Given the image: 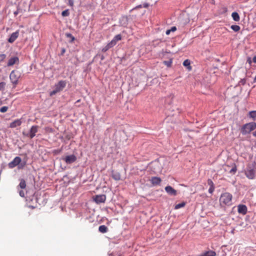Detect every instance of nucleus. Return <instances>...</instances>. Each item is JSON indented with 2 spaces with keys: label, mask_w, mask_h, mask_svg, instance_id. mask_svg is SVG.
Listing matches in <instances>:
<instances>
[{
  "label": "nucleus",
  "mask_w": 256,
  "mask_h": 256,
  "mask_svg": "<svg viewBox=\"0 0 256 256\" xmlns=\"http://www.w3.org/2000/svg\"><path fill=\"white\" fill-rule=\"evenodd\" d=\"M232 196L231 194L226 192L222 193L220 198V203L222 206H230L232 204Z\"/></svg>",
  "instance_id": "obj_1"
},
{
  "label": "nucleus",
  "mask_w": 256,
  "mask_h": 256,
  "mask_svg": "<svg viewBox=\"0 0 256 256\" xmlns=\"http://www.w3.org/2000/svg\"><path fill=\"white\" fill-rule=\"evenodd\" d=\"M246 178L250 180L254 179L256 176V161L248 164L244 170Z\"/></svg>",
  "instance_id": "obj_2"
},
{
  "label": "nucleus",
  "mask_w": 256,
  "mask_h": 256,
  "mask_svg": "<svg viewBox=\"0 0 256 256\" xmlns=\"http://www.w3.org/2000/svg\"><path fill=\"white\" fill-rule=\"evenodd\" d=\"M256 128V122H254L246 123L242 126L240 132L242 135H246Z\"/></svg>",
  "instance_id": "obj_3"
},
{
  "label": "nucleus",
  "mask_w": 256,
  "mask_h": 256,
  "mask_svg": "<svg viewBox=\"0 0 256 256\" xmlns=\"http://www.w3.org/2000/svg\"><path fill=\"white\" fill-rule=\"evenodd\" d=\"M20 77V74L17 70H13L10 74V78L14 84L13 88H15L16 84H18V80Z\"/></svg>",
  "instance_id": "obj_4"
},
{
  "label": "nucleus",
  "mask_w": 256,
  "mask_h": 256,
  "mask_svg": "<svg viewBox=\"0 0 256 256\" xmlns=\"http://www.w3.org/2000/svg\"><path fill=\"white\" fill-rule=\"evenodd\" d=\"M22 159L19 156H16L11 162L8 164V166L10 168H13L17 166H18L19 168H22L24 166V164H20Z\"/></svg>",
  "instance_id": "obj_5"
},
{
  "label": "nucleus",
  "mask_w": 256,
  "mask_h": 256,
  "mask_svg": "<svg viewBox=\"0 0 256 256\" xmlns=\"http://www.w3.org/2000/svg\"><path fill=\"white\" fill-rule=\"evenodd\" d=\"M38 126H32L30 130V133L25 134L23 132V134L30 137V138H32L36 136V134L38 132Z\"/></svg>",
  "instance_id": "obj_6"
},
{
  "label": "nucleus",
  "mask_w": 256,
  "mask_h": 256,
  "mask_svg": "<svg viewBox=\"0 0 256 256\" xmlns=\"http://www.w3.org/2000/svg\"><path fill=\"white\" fill-rule=\"evenodd\" d=\"M94 200L96 204L104 202L106 200V196L104 194L96 195L94 198Z\"/></svg>",
  "instance_id": "obj_7"
},
{
  "label": "nucleus",
  "mask_w": 256,
  "mask_h": 256,
  "mask_svg": "<svg viewBox=\"0 0 256 256\" xmlns=\"http://www.w3.org/2000/svg\"><path fill=\"white\" fill-rule=\"evenodd\" d=\"M66 82L64 80H60L55 85V88L57 91L60 92L66 86Z\"/></svg>",
  "instance_id": "obj_8"
},
{
  "label": "nucleus",
  "mask_w": 256,
  "mask_h": 256,
  "mask_svg": "<svg viewBox=\"0 0 256 256\" xmlns=\"http://www.w3.org/2000/svg\"><path fill=\"white\" fill-rule=\"evenodd\" d=\"M19 63V58L17 56H14L10 58L7 63V66H12L15 64H18Z\"/></svg>",
  "instance_id": "obj_9"
},
{
  "label": "nucleus",
  "mask_w": 256,
  "mask_h": 256,
  "mask_svg": "<svg viewBox=\"0 0 256 256\" xmlns=\"http://www.w3.org/2000/svg\"><path fill=\"white\" fill-rule=\"evenodd\" d=\"M64 160L66 164H70L73 163L76 160V157L74 155L72 154L66 156Z\"/></svg>",
  "instance_id": "obj_10"
},
{
  "label": "nucleus",
  "mask_w": 256,
  "mask_h": 256,
  "mask_svg": "<svg viewBox=\"0 0 256 256\" xmlns=\"http://www.w3.org/2000/svg\"><path fill=\"white\" fill-rule=\"evenodd\" d=\"M18 36H19V30H18L16 32H14L11 34L10 37L9 38L8 40V42L10 43L14 42L16 40V39L18 38Z\"/></svg>",
  "instance_id": "obj_11"
},
{
  "label": "nucleus",
  "mask_w": 256,
  "mask_h": 256,
  "mask_svg": "<svg viewBox=\"0 0 256 256\" xmlns=\"http://www.w3.org/2000/svg\"><path fill=\"white\" fill-rule=\"evenodd\" d=\"M238 211L239 214H246L247 212L248 208L246 205L240 204L238 206Z\"/></svg>",
  "instance_id": "obj_12"
},
{
  "label": "nucleus",
  "mask_w": 256,
  "mask_h": 256,
  "mask_svg": "<svg viewBox=\"0 0 256 256\" xmlns=\"http://www.w3.org/2000/svg\"><path fill=\"white\" fill-rule=\"evenodd\" d=\"M165 190L169 194L172 196H176V191L171 186H166L165 188Z\"/></svg>",
  "instance_id": "obj_13"
},
{
  "label": "nucleus",
  "mask_w": 256,
  "mask_h": 256,
  "mask_svg": "<svg viewBox=\"0 0 256 256\" xmlns=\"http://www.w3.org/2000/svg\"><path fill=\"white\" fill-rule=\"evenodd\" d=\"M22 123V122L20 119H17L10 124V128H15L18 126H20Z\"/></svg>",
  "instance_id": "obj_14"
},
{
  "label": "nucleus",
  "mask_w": 256,
  "mask_h": 256,
  "mask_svg": "<svg viewBox=\"0 0 256 256\" xmlns=\"http://www.w3.org/2000/svg\"><path fill=\"white\" fill-rule=\"evenodd\" d=\"M122 40V36L120 34L116 35L114 38L110 42H112V46H114L116 44L117 42Z\"/></svg>",
  "instance_id": "obj_15"
},
{
  "label": "nucleus",
  "mask_w": 256,
  "mask_h": 256,
  "mask_svg": "<svg viewBox=\"0 0 256 256\" xmlns=\"http://www.w3.org/2000/svg\"><path fill=\"white\" fill-rule=\"evenodd\" d=\"M150 181L152 184L155 186L160 184L162 180L160 178L154 176L152 178Z\"/></svg>",
  "instance_id": "obj_16"
},
{
  "label": "nucleus",
  "mask_w": 256,
  "mask_h": 256,
  "mask_svg": "<svg viewBox=\"0 0 256 256\" xmlns=\"http://www.w3.org/2000/svg\"><path fill=\"white\" fill-rule=\"evenodd\" d=\"M248 116L253 120H256V110L250 111L248 114Z\"/></svg>",
  "instance_id": "obj_17"
},
{
  "label": "nucleus",
  "mask_w": 256,
  "mask_h": 256,
  "mask_svg": "<svg viewBox=\"0 0 256 256\" xmlns=\"http://www.w3.org/2000/svg\"><path fill=\"white\" fill-rule=\"evenodd\" d=\"M216 255V253L215 252L212 250H209L202 254L200 256H215Z\"/></svg>",
  "instance_id": "obj_18"
},
{
  "label": "nucleus",
  "mask_w": 256,
  "mask_h": 256,
  "mask_svg": "<svg viewBox=\"0 0 256 256\" xmlns=\"http://www.w3.org/2000/svg\"><path fill=\"white\" fill-rule=\"evenodd\" d=\"M232 16L234 20L236 22H238L240 20V18L239 14L236 12H234L232 14Z\"/></svg>",
  "instance_id": "obj_19"
},
{
  "label": "nucleus",
  "mask_w": 256,
  "mask_h": 256,
  "mask_svg": "<svg viewBox=\"0 0 256 256\" xmlns=\"http://www.w3.org/2000/svg\"><path fill=\"white\" fill-rule=\"evenodd\" d=\"M98 230L102 233H106L108 232V228L106 226L102 225L99 226Z\"/></svg>",
  "instance_id": "obj_20"
},
{
  "label": "nucleus",
  "mask_w": 256,
  "mask_h": 256,
  "mask_svg": "<svg viewBox=\"0 0 256 256\" xmlns=\"http://www.w3.org/2000/svg\"><path fill=\"white\" fill-rule=\"evenodd\" d=\"M112 42H109L108 43L106 46L102 49V52H106L107 50H108L110 48H112L114 46H112Z\"/></svg>",
  "instance_id": "obj_21"
},
{
  "label": "nucleus",
  "mask_w": 256,
  "mask_h": 256,
  "mask_svg": "<svg viewBox=\"0 0 256 256\" xmlns=\"http://www.w3.org/2000/svg\"><path fill=\"white\" fill-rule=\"evenodd\" d=\"M190 60H185L183 62V65L184 66L187 67L188 70H191V69H192V67L190 66Z\"/></svg>",
  "instance_id": "obj_22"
},
{
  "label": "nucleus",
  "mask_w": 256,
  "mask_h": 256,
  "mask_svg": "<svg viewBox=\"0 0 256 256\" xmlns=\"http://www.w3.org/2000/svg\"><path fill=\"white\" fill-rule=\"evenodd\" d=\"M22 189H24L26 187V181L24 179L20 180V182L18 186Z\"/></svg>",
  "instance_id": "obj_23"
},
{
  "label": "nucleus",
  "mask_w": 256,
  "mask_h": 256,
  "mask_svg": "<svg viewBox=\"0 0 256 256\" xmlns=\"http://www.w3.org/2000/svg\"><path fill=\"white\" fill-rule=\"evenodd\" d=\"M186 202H181L180 204H176L174 206V209L178 210V209H179L180 208H183V207H184L186 206Z\"/></svg>",
  "instance_id": "obj_24"
},
{
  "label": "nucleus",
  "mask_w": 256,
  "mask_h": 256,
  "mask_svg": "<svg viewBox=\"0 0 256 256\" xmlns=\"http://www.w3.org/2000/svg\"><path fill=\"white\" fill-rule=\"evenodd\" d=\"M230 28L236 32H238L240 29V26L238 25H232Z\"/></svg>",
  "instance_id": "obj_25"
},
{
  "label": "nucleus",
  "mask_w": 256,
  "mask_h": 256,
  "mask_svg": "<svg viewBox=\"0 0 256 256\" xmlns=\"http://www.w3.org/2000/svg\"><path fill=\"white\" fill-rule=\"evenodd\" d=\"M112 177L114 180H119L120 179V175L118 173L112 174Z\"/></svg>",
  "instance_id": "obj_26"
},
{
  "label": "nucleus",
  "mask_w": 256,
  "mask_h": 256,
  "mask_svg": "<svg viewBox=\"0 0 256 256\" xmlns=\"http://www.w3.org/2000/svg\"><path fill=\"white\" fill-rule=\"evenodd\" d=\"M6 84L5 82H0V91L4 90Z\"/></svg>",
  "instance_id": "obj_27"
},
{
  "label": "nucleus",
  "mask_w": 256,
  "mask_h": 256,
  "mask_svg": "<svg viewBox=\"0 0 256 256\" xmlns=\"http://www.w3.org/2000/svg\"><path fill=\"white\" fill-rule=\"evenodd\" d=\"M70 14V12L68 10H64L62 13V16H68Z\"/></svg>",
  "instance_id": "obj_28"
},
{
  "label": "nucleus",
  "mask_w": 256,
  "mask_h": 256,
  "mask_svg": "<svg viewBox=\"0 0 256 256\" xmlns=\"http://www.w3.org/2000/svg\"><path fill=\"white\" fill-rule=\"evenodd\" d=\"M237 170L236 166L234 165L232 168L230 170V172L232 174H234Z\"/></svg>",
  "instance_id": "obj_29"
},
{
  "label": "nucleus",
  "mask_w": 256,
  "mask_h": 256,
  "mask_svg": "<svg viewBox=\"0 0 256 256\" xmlns=\"http://www.w3.org/2000/svg\"><path fill=\"white\" fill-rule=\"evenodd\" d=\"M164 64L168 67H170L172 66V62L171 60L168 61H164Z\"/></svg>",
  "instance_id": "obj_30"
},
{
  "label": "nucleus",
  "mask_w": 256,
  "mask_h": 256,
  "mask_svg": "<svg viewBox=\"0 0 256 256\" xmlns=\"http://www.w3.org/2000/svg\"><path fill=\"white\" fill-rule=\"evenodd\" d=\"M8 110V107L6 106H2L0 109V112H6Z\"/></svg>",
  "instance_id": "obj_31"
},
{
  "label": "nucleus",
  "mask_w": 256,
  "mask_h": 256,
  "mask_svg": "<svg viewBox=\"0 0 256 256\" xmlns=\"http://www.w3.org/2000/svg\"><path fill=\"white\" fill-rule=\"evenodd\" d=\"M6 58V55L5 54H0V62H3Z\"/></svg>",
  "instance_id": "obj_32"
},
{
  "label": "nucleus",
  "mask_w": 256,
  "mask_h": 256,
  "mask_svg": "<svg viewBox=\"0 0 256 256\" xmlns=\"http://www.w3.org/2000/svg\"><path fill=\"white\" fill-rule=\"evenodd\" d=\"M214 186H211L210 188L208 189V192L210 194H212L214 191Z\"/></svg>",
  "instance_id": "obj_33"
},
{
  "label": "nucleus",
  "mask_w": 256,
  "mask_h": 256,
  "mask_svg": "<svg viewBox=\"0 0 256 256\" xmlns=\"http://www.w3.org/2000/svg\"><path fill=\"white\" fill-rule=\"evenodd\" d=\"M66 36L68 38H70L72 39V40H74V38L72 36L71 34H66Z\"/></svg>",
  "instance_id": "obj_34"
},
{
  "label": "nucleus",
  "mask_w": 256,
  "mask_h": 256,
  "mask_svg": "<svg viewBox=\"0 0 256 256\" xmlns=\"http://www.w3.org/2000/svg\"><path fill=\"white\" fill-rule=\"evenodd\" d=\"M19 194L20 195V196L22 197H24V190H20V192H19Z\"/></svg>",
  "instance_id": "obj_35"
},
{
  "label": "nucleus",
  "mask_w": 256,
  "mask_h": 256,
  "mask_svg": "<svg viewBox=\"0 0 256 256\" xmlns=\"http://www.w3.org/2000/svg\"><path fill=\"white\" fill-rule=\"evenodd\" d=\"M58 92L57 91V90L55 88L54 90H53L52 92H50V96H52L54 94H55Z\"/></svg>",
  "instance_id": "obj_36"
},
{
  "label": "nucleus",
  "mask_w": 256,
  "mask_h": 256,
  "mask_svg": "<svg viewBox=\"0 0 256 256\" xmlns=\"http://www.w3.org/2000/svg\"><path fill=\"white\" fill-rule=\"evenodd\" d=\"M208 184L209 185H210V186H214V184H213L212 181L211 180H210V179L208 180Z\"/></svg>",
  "instance_id": "obj_37"
},
{
  "label": "nucleus",
  "mask_w": 256,
  "mask_h": 256,
  "mask_svg": "<svg viewBox=\"0 0 256 256\" xmlns=\"http://www.w3.org/2000/svg\"><path fill=\"white\" fill-rule=\"evenodd\" d=\"M252 60H251V58L250 57H248V58H247V62L250 64L251 65L252 63Z\"/></svg>",
  "instance_id": "obj_38"
},
{
  "label": "nucleus",
  "mask_w": 256,
  "mask_h": 256,
  "mask_svg": "<svg viewBox=\"0 0 256 256\" xmlns=\"http://www.w3.org/2000/svg\"><path fill=\"white\" fill-rule=\"evenodd\" d=\"M176 30V26H172L170 29V32H175Z\"/></svg>",
  "instance_id": "obj_39"
},
{
  "label": "nucleus",
  "mask_w": 256,
  "mask_h": 256,
  "mask_svg": "<svg viewBox=\"0 0 256 256\" xmlns=\"http://www.w3.org/2000/svg\"><path fill=\"white\" fill-rule=\"evenodd\" d=\"M60 150H54V153L55 154H57L58 153H60Z\"/></svg>",
  "instance_id": "obj_40"
},
{
  "label": "nucleus",
  "mask_w": 256,
  "mask_h": 256,
  "mask_svg": "<svg viewBox=\"0 0 256 256\" xmlns=\"http://www.w3.org/2000/svg\"><path fill=\"white\" fill-rule=\"evenodd\" d=\"M170 32H170V30H166V35H169L170 34Z\"/></svg>",
  "instance_id": "obj_41"
},
{
  "label": "nucleus",
  "mask_w": 256,
  "mask_h": 256,
  "mask_svg": "<svg viewBox=\"0 0 256 256\" xmlns=\"http://www.w3.org/2000/svg\"><path fill=\"white\" fill-rule=\"evenodd\" d=\"M252 62H254V63H256V56L253 58Z\"/></svg>",
  "instance_id": "obj_42"
},
{
  "label": "nucleus",
  "mask_w": 256,
  "mask_h": 256,
  "mask_svg": "<svg viewBox=\"0 0 256 256\" xmlns=\"http://www.w3.org/2000/svg\"><path fill=\"white\" fill-rule=\"evenodd\" d=\"M252 135L254 136L256 138V130L254 132H253Z\"/></svg>",
  "instance_id": "obj_43"
},
{
  "label": "nucleus",
  "mask_w": 256,
  "mask_h": 256,
  "mask_svg": "<svg viewBox=\"0 0 256 256\" xmlns=\"http://www.w3.org/2000/svg\"><path fill=\"white\" fill-rule=\"evenodd\" d=\"M254 82H256V75L255 78H254Z\"/></svg>",
  "instance_id": "obj_44"
},
{
  "label": "nucleus",
  "mask_w": 256,
  "mask_h": 256,
  "mask_svg": "<svg viewBox=\"0 0 256 256\" xmlns=\"http://www.w3.org/2000/svg\"><path fill=\"white\" fill-rule=\"evenodd\" d=\"M14 14L15 15L17 14H18V12H14Z\"/></svg>",
  "instance_id": "obj_45"
},
{
  "label": "nucleus",
  "mask_w": 256,
  "mask_h": 256,
  "mask_svg": "<svg viewBox=\"0 0 256 256\" xmlns=\"http://www.w3.org/2000/svg\"><path fill=\"white\" fill-rule=\"evenodd\" d=\"M65 52V50H62V53H64Z\"/></svg>",
  "instance_id": "obj_46"
},
{
  "label": "nucleus",
  "mask_w": 256,
  "mask_h": 256,
  "mask_svg": "<svg viewBox=\"0 0 256 256\" xmlns=\"http://www.w3.org/2000/svg\"><path fill=\"white\" fill-rule=\"evenodd\" d=\"M2 104V102L0 101V105Z\"/></svg>",
  "instance_id": "obj_47"
}]
</instances>
